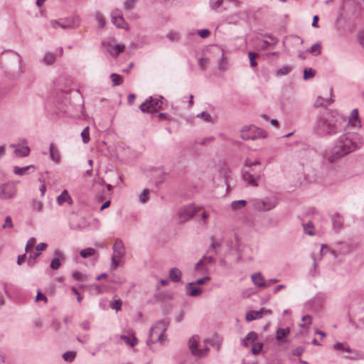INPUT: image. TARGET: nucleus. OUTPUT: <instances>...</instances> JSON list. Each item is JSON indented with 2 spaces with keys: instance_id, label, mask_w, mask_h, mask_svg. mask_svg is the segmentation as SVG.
Returning a JSON list of instances; mask_svg holds the SVG:
<instances>
[{
  "instance_id": "1",
  "label": "nucleus",
  "mask_w": 364,
  "mask_h": 364,
  "mask_svg": "<svg viewBox=\"0 0 364 364\" xmlns=\"http://www.w3.org/2000/svg\"><path fill=\"white\" fill-rule=\"evenodd\" d=\"M363 137L355 132L341 134L334 143L331 151L326 152L324 159L329 163H334L347 154L360 149L363 144Z\"/></svg>"
},
{
  "instance_id": "2",
  "label": "nucleus",
  "mask_w": 364,
  "mask_h": 364,
  "mask_svg": "<svg viewBox=\"0 0 364 364\" xmlns=\"http://www.w3.org/2000/svg\"><path fill=\"white\" fill-rule=\"evenodd\" d=\"M345 122L343 116L326 110L318 116L314 130L320 135H333L344 127Z\"/></svg>"
},
{
  "instance_id": "3",
  "label": "nucleus",
  "mask_w": 364,
  "mask_h": 364,
  "mask_svg": "<svg viewBox=\"0 0 364 364\" xmlns=\"http://www.w3.org/2000/svg\"><path fill=\"white\" fill-rule=\"evenodd\" d=\"M169 320L167 318L157 321L150 329L147 343H163L166 340L164 332L167 330Z\"/></svg>"
},
{
  "instance_id": "4",
  "label": "nucleus",
  "mask_w": 364,
  "mask_h": 364,
  "mask_svg": "<svg viewBox=\"0 0 364 364\" xmlns=\"http://www.w3.org/2000/svg\"><path fill=\"white\" fill-rule=\"evenodd\" d=\"M240 137L244 140H256L267 137V132L254 125H245L240 129Z\"/></svg>"
},
{
  "instance_id": "5",
  "label": "nucleus",
  "mask_w": 364,
  "mask_h": 364,
  "mask_svg": "<svg viewBox=\"0 0 364 364\" xmlns=\"http://www.w3.org/2000/svg\"><path fill=\"white\" fill-rule=\"evenodd\" d=\"M250 203L256 210L266 212L275 208L277 200L274 197H266L252 199L250 200Z\"/></svg>"
},
{
  "instance_id": "6",
  "label": "nucleus",
  "mask_w": 364,
  "mask_h": 364,
  "mask_svg": "<svg viewBox=\"0 0 364 364\" xmlns=\"http://www.w3.org/2000/svg\"><path fill=\"white\" fill-rule=\"evenodd\" d=\"M260 176V171H257L251 166H247V163L245 164L242 173V178L245 183L250 186L257 187Z\"/></svg>"
},
{
  "instance_id": "7",
  "label": "nucleus",
  "mask_w": 364,
  "mask_h": 364,
  "mask_svg": "<svg viewBox=\"0 0 364 364\" xmlns=\"http://www.w3.org/2000/svg\"><path fill=\"white\" fill-rule=\"evenodd\" d=\"M163 97H160L159 98H154L152 97H149V100L143 102L139 108L142 112H155L161 109V105Z\"/></svg>"
},
{
  "instance_id": "8",
  "label": "nucleus",
  "mask_w": 364,
  "mask_h": 364,
  "mask_svg": "<svg viewBox=\"0 0 364 364\" xmlns=\"http://www.w3.org/2000/svg\"><path fill=\"white\" fill-rule=\"evenodd\" d=\"M199 341L200 339L198 336H193L189 339L188 347L193 355L201 358L208 354L209 348L206 346L203 348H198Z\"/></svg>"
},
{
  "instance_id": "9",
  "label": "nucleus",
  "mask_w": 364,
  "mask_h": 364,
  "mask_svg": "<svg viewBox=\"0 0 364 364\" xmlns=\"http://www.w3.org/2000/svg\"><path fill=\"white\" fill-rule=\"evenodd\" d=\"M198 210V209L193 205L183 206L180 209L178 216L181 222H186L191 219L196 214Z\"/></svg>"
},
{
  "instance_id": "10",
  "label": "nucleus",
  "mask_w": 364,
  "mask_h": 364,
  "mask_svg": "<svg viewBox=\"0 0 364 364\" xmlns=\"http://www.w3.org/2000/svg\"><path fill=\"white\" fill-rule=\"evenodd\" d=\"M112 23L119 28H124L127 31L129 29L128 23L123 18L121 11L115 9L111 13Z\"/></svg>"
},
{
  "instance_id": "11",
  "label": "nucleus",
  "mask_w": 364,
  "mask_h": 364,
  "mask_svg": "<svg viewBox=\"0 0 364 364\" xmlns=\"http://www.w3.org/2000/svg\"><path fill=\"white\" fill-rule=\"evenodd\" d=\"M21 144H11L10 145L11 147L15 148L14 153L19 157H25L29 155L31 152L30 148L26 145L27 140L26 139H22L20 140Z\"/></svg>"
},
{
  "instance_id": "12",
  "label": "nucleus",
  "mask_w": 364,
  "mask_h": 364,
  "mask_svg": "<svg viewBox=\"0 0 364 364\" xmlns=\"http://www.w3.org/2000/svg\"><path fill=\"white\" fill-rule=\"evenodd\" d=\"M112 249L114 252L112 256H116L119 259H122L125 255L126 251L122 240L117 239Z\"/></svg>"
},
{
  "instance_id": "13",
  "label": "nucleus",
  "mask_w": 364,
  "mask_h": 364,
  "mask_svg": "<svg viewBox=\"0 0 364 364\" xmlns=\"http://www.w3.org/2000/svg\"><path fill=\"white\" fill-rule=\"evenodd\" d=\"M16 194V189L13 185H4L0 191L1 199H9L14 197Z\"/></svg>"
},
{
  "instance_id": "14",
  "label": "nucleus",
  "mask_w": 364,
  "mask_h": 364,
  "mask_svg": "<svg viewBox=\"0 0 364 364\" xmlns=\"http://www.w3.org/2000/svg\"><path fill=\"white\" fill-rule=\"evenodd\" d=\"M88 226V223L83 217L76 216L70 222V228L74 230H83Z\"/></svg>"
},
{
  "instance_id": "15",
  "label": "nucleus",
  "mask_w": 364,
  "mask_h": 364,
  "mask_svg": "<svg viewBox=\"0 0 364 364\" xmlns=\"http://www.w3.org/2000/svg\"><path fill=\"white\" fill-rule=\"evenodd\" d=\"M263 313L269 314H271V310L261 309L259 311H249L246 314L245 318L248 321H251L257 318H261L263 316Z\"/></svg>"
},
{
  "instance_id": "16",
  "label": "nucleus",
  "mask_w": 364,
  "mask_h": 364,
  "mask_svg": "<svg viewBox=\"0 0 364 364\" xmlns=\"http://www.w3.org/2000/svg\"><path fill=\"white\" fill-rule=\"evenodd\" d=\"M348 124L352 127H360V120L358 115V109H353L348 117Z\"/></svg>"
},
{
  "instance_id": "17",
  "label": "nucleus",
  "mask_w": 364,
  "mask_h": 364,
  "mask_svg": "<svg viewBox=\"0 0 364 364\" xmlns=\"http://www.w3.org/2000/svg\"><path fill=\"white\" fill-rule=\"evenodd\" d=\"M54 258L51 260L50 267L52 269L56 270L60 268L61 263L60 259L64 260L65 257L60 250H55L54 252Z\"/></svg>"
},
{
  "instance_id": "18",
  "label": "nucleus",
  "mask_w": 364,
  "mask_h": 364,
  "mask_svg": "<svg viewBox=\"0 0 364 364\" xmlns=\"http://www.w3.org/2000/svg\"><path fill=\"white\" fill-rule=\"evenodd\" d=\"M186 294L189 296H198L201 294L203 290L197 287L193 282H189L186 285Z\"/></svg>"
},
{
  "instance_id": "19",
  "label": "nucleus",
  "mask_w": 364,
  "mask_h": 364,
  "mask_svg": "<svg viewBox=\"0 0 364 364\" xmlns=\"http://www.w3.org/2000/svg\"><path fill=\"white\" fill-rule=\"evenodd\" d=\"M253 284L258 287L265 288L267 286L265 284L266 279L263 277L261 272H256L251 276Z\"/></svg>"
},
{
  "instance_id": "20",
  "label": "nucleus",
  "mask_w": 364,
  "mask_h": 364,
  "mask_svg": "<svg viewBox=\"0 0 364 364\" xmlns=\"http://www.w3.org/2000/svg\"><path fill=\"white\" fill-rule=\"evenodd\" d=\"M68 23H61L60 28L63 29H68V28H75L80 26V18L79 16H75L70 18V19L68 20Z\"/></svg>"
},
{
  "instance_id": "21",
  "label": "nucleus",
  "mask_w": 364,
  "mask_h": 364,
  "mask_svg": "<svg viewBox=\"0 0 364 364\" xmlns=\"http://www.w3.org/2000/svg\"><path fill=\"white\" fill-rule=\"evenodd\" d=\"M56 201L59 205H62L65 202L70 205L73 203V199L66 190H64L62 193L57 197Z\"/></svg>"
},
{
  "instance_id": "22",
  "label": "nucleus",
  "mask_w": 364,
  "mask_h": 364,
  "mask_svg": "<svg viewBox=\"0 0 364 364\" xmlns=\"http://www.w3.org/2000/svg\"><path fill=\"white\" fill-rule=\"evenodd\" d=\"M169 279L173 282H179L181 280L182 272L177 267H173L169 270Z\"/></svg>"
},
{
  "instance_id": "23",
  "label": "nucleus",
  "mask_w": 364,
  "mask_h": 364,
  "mask_svg": "<svg viewBox=\"0 0 364 364\" xmlns=\"http://www.w3.org/2000/svg\"><path fill=\"white\" fill-rule=\"evenodd\" d=\"M49 153H50V159L55 162L58 163L60 161V154L59 150L53 144H51L49 147Z\"/></svg>"
},
{
  "instance_id": "24",
  "label": "nucleus",
  "mask_w": 364,
  "mask_h": 364,
  "mask_svg": "<svg viewBox=\"0 0 364 364\" xmlns=\"http://www.w3.org/2000/svg\"><path fill=\"white\" fill-rule=\"evenodd\" d=\"M257 339V334L254 331H251L242 340V343L244 346L247 347L249 344L254 343Z\"/></svg>"
},
{
  "instance_id": "25",
  "label": "nucleus",
  "mask_w": 364,
  "mask_h": 364,
  "mask_svg": "<svg viewBox=\"0 0 364 364\" xmlns=\"http://www.w3.org/2000/svg\"><path fill=\"white\" fill-rule=\"evenodd\" d=\"M330 95H331V98L329 100L326 99L322 97H318V98L316 99V100L315 102V105L317 107H319V106H326V105H331L333 102V100L332 99V97H333V90L332 89L330 90Z\"/></svg>"
},
{
  "instance_id": "26",
  "label": "nucleus",
  "mask_w": 364,
  "mask_h": 364,
  "mask_svg": "<svg viewBox=\"0 0 364 364\" xmlns=\"http://www.w3.org/2000/svg\"><path fill=\"white\" fill-rule=\"evenodd\" d=\"M208 271V267L200 259L195 266L196 274H203Z\"/></svg>"
},
{
  "instance_id": "27",
  "label": "nucleus",
  "mask_w": 364,
  "mask_h": 364,
  "mask_svg": "<svg viewBox=\"0 0 364 364\" xmlns=\"http://www.w3.org/2000/svg\"><path fill=\"white\" fill-rule=\"evenodd\" d=\"M121 339L123 340L128 346L131 347H134L137 344V339L134 336H126V335H122L120 336Z\"/></svg>"
},
{
  "instance_id": "28",
  "label": "nucleus",
  "mask_w": 364,
  "mask_h": 364,
  "mask_svg": "<svg viewBox=\"0 0 364 364\" xmlns=\"http://www.w3.org/2000/svg\"><path fill=\"white\" fill-rule=\"evenodd\" d=\"M289 333H290V330L289 328H279L277 330L276 338L278 341H282V339L284 337H286L287 335H289Z\"/></svg>"
},
{
  "instance_id": "29",
  "label": "nucleus",
  "mask_w": 364,
  "mask_h": 364,
  "mask_svg": "<svg viewBox=\"0 0 364 364\" xmlns=\"http://www.w3.org/2000/svg\"><path fill=\"white\" fill-rule=\"evenodd\" d=\"M95 253H96V250L94 248H92V247H87V248H85L84 250H82L80 252V255L82 258H87V257H90L91 256H93L94 255H95Z\"/></svg>"
},
{
  "instance_id": "30",
  "label": "nucleus",
  "mask_w": 364,
  "mask_h": 364,
  "mask_svg": "<svg viewBox=\"0 0 364 364\" xmlns=\"http://www.w3.org/2000/svg\"><path fill=\"white\" fill-rule=\"evenodd\" d=\"M166 38L171 42H178L181 39V34L179 32L171 31L167 33Z\"/></svg>"
},
{
  "instance_id": "31",
  "label": "nucleus",
  "mask_w": 364,
  "mask_h": 364,
  "mask_svg": "<svg viewBox=\"0 0 364 364\" xmlns=\"http://www.w3.org/2000/svg\"><path fill=\"white\" fill-rule=\"evenodd\" d=\"M303 228L305 233L309 235H314V227L311 221H309L306 223H303Z\"/></svg>"
},
{
  "instance_id": "32",
  "label": "nucleus",
  "mask_w": 364,
  "mask_h": 364,
  "mask_svg": "<svg viewBox=\"0 0 364 364\" xmlns=\"http://www.w3.org/2000/svg\"><path fill=\"white\" fill-rule=\"evenodd\" d=\"M110 78L112 80L113 86H119L123 83V77L118 74H111Z\"/></svg>"
},
{
  "instance_id": "33",
  "label": "nucleus",
  "mask_w": 364,
  "mask_h": 364,
  "mask_svg": "<svg viewBox=\"0 0 364 364\" xmlns=\"http://www.w3.org/2000/svg\"><path fill=\"white\" fill-rule=\"evenodd\" d=\"M247 204V201L245 200H240L232 201L231 203V208L232 210H238L242 208H244Z\"/></svg>"
},
{
  "instance_id": "34",
  "label": "nucleus",
  "mask_w": 364,
  "mask_h": 364,
  "mask_svg": "<svg viewBox=\"0 0 364 364\" xmlns=\"http://www.w3.org/2000/svg\"><path fill=\"white\" fill-rule=\"evenodd\" d=\"M333 348L336 350H342L346 351L348 353H350L352 352L351 349L349 348V346L345 345V343H336L333 345Z\"/></svg>"
},
{
  "instance_id": "35",
  "label": "nucleus",
  "mask_w": 364,
  "mask_h": 364,
  "mask_svg": "<svg viewBox=\"0 0 364 364\" xmlns=\"http://www.w3.org/2000/svg\"><path fill=\"white\" fill-rule=\"evenodd\" d=\"M31 168H33V166H27L25 167L15 166L14 168V172L16 175L23 176V175L26 174L27 171L28 169H30Z\"/></svg>"
},
{
  "instance_id": "36",
  "label": "nucleus",
  "mask_w": 364,
  "mask_h": 364,
  "mask_svg": "<svg viewBox=\"0 0 364 364\" xmlns=\"http://www.w3.org/2000/svg\"><path fill=\"white\" fill-rule=\"evenodd\" d=\"M55 60V55L52 53H47L43 57V63L46 65H50L54 63Z\"/></svg>"
},
{
  "instance_id": "37",
  "label": "nucleus",
  "mask_w": 364,
  "mask_h": 364,
  "mask_svg": "<svg viewBox=\"0 0 364 364\" xmlns=\"http://www.w3.org/2000/svg\"><path fill=\"white\" fill-rule=\"evenodd\" d=\"M291 67L290 65H284L277 70V75L282 76V75H288L291 72Z\"/></svg>"
},
{
  "instance_id": "38",
  "label": "nucleus",
  "mask_w": 364,
  "mask_h": 364,
  "mask_svg": "<svg viewBox=\"0 0 364 364\" xmlns=\"http://www.w3.org/2000/svg\"><path fill=\"white\" fill-rule=\"evenodd\" d=\"M210 250H208L206 255H204L200 260L207 266L208 264H212L215 262V259L213 255H208Z\"/></svg>"
},
{
  "instance_id": "39",
  "label": "nucleus",
  "mask_w": 364,
  "mask_h": 364,
  "mask_svg": "<svg viewBox=\"0 0 364 364\" xmlns=\"http://www.w3.org/2000/svg\"><path fill=\"white\" fill-rule=\"evenodd\" d=\"M75 356H76L75 351H68V352H65V353H63V359L67 362L73 361Z\"/></svg>"
},
{
  "instance_id": "40",
  "label": "nucleus",
  "mask_w": 364,
  "mask_h": 364,
  "mask_svg": "<svg viewBox=\"0 0 364 364\" xmlns=\"http://www.w3.org/2000/svg\"><path fill=\"white\" fill-rule=\"evenodd\" d=\"M316 75V70L312 68H305L304 70V78L308 80L312 78Z\"/></svg>"
},
{
  "instance_id": "41",
  "label": "nucleus",
  "mask_w": 364,
  "mask_h": 364,
  "mask_svg": "<svg viewBox=\"0 0 364 364\" xmlns=\"http://www.w3.org/2000/svg\"><path fill=\"white\" fill-rule=\"evenodd\" d=\"M95 17L96 21H97V22L99 23L100 27L104 28L106 24V21H105L104 16H102V14H100V12H96L95 14Z\"/></svg>"
},
{
  "instance_id": "42",
  "label": "nucleus",
  "mask_w": 364,
  "mask_h": 364,
  "mask_svg": "<svg viewBox=\"0 0 364 364\" xmlns=\"http://www.w3.org/2000/svg\"><path fill=\"white\" fill-rule=\"evenodd\" d=\"M33 210L41 212L43 210V203L41 201L33 200L31 202Z\"/></svg>"
},
{
  "instance_id": "43",
  "label": "nucleus",
  "mask_w": 364,
  "mask_h": 364,
  "mask_svg": "<svg viewBox=\"0 0 364 364\" xmlns=\"http://www.w3.org/2000/svg\"><path fill=\"white\" fill-rule=\"evenodd\" d=\"M81 136L82 141L85 144H87L90 141V134H89V127H86L84 128L82 132H81Z\"/></svg>"
},
{
  "instance_id": "44",
  "label": "nucleus",
  "mask_w": 364,
  "mask_h": 364,
  "mask_svg": "<svg viewBox=\"0 0 364 364\" xmlns=\"http://www.w3.org/2000/svg\"><path fill=\"white\" fill-rule=\"evenodd\" d=\"M252 353L255 355L259 354L262 350V343H252Z\"/></svg>"
},
{
  "instance_id": "45",
  "label": "nucleus",
  "mask_w": 364,
  "mask_h": 364,
  "mask_svg": "<svg viewBox=\"0 0 364 364\" xmlns=\"http://www.w3.org/2000/svg\"><path fill=\"white\" fill-rule=\"evenodd\" d=\"M321 46L319 43H315L314 45H313L310 48H309V52L311 53H315V55H320L321 54Z\"/></svg>"
},
{
  "instance_id": "46",
  "label": "nucleus",
  "mask_w": 364,
  "mask_h": 364,
  "mask_svg": "<svg viewBox=\"0 0 364 364\" xmlns=\"http://www.w3.org/2000/svg\"><path fill=\"white\" fill-rule=\"evenodd\" d=\"M40 255V252H31L29 258L28 259V264L30 266H33L35 264L36 259Z\"/></svg>"
},
{
  "instance_id": "47",
  "label": "nucleus",
  "mask_w": 364,
  "mask_h": 364,
  "mask_svg": "<svg viewBox=\"0 0 364 364\" xmlns=\"http://www.w3.org/2000/svg\"><path fill=\"white\" fill-rule=\"evenodd\" d=\"M302 321H304V323L300 324V327L305 328L306 326H308L311 324L312 322V318L310 315H305L302 317Z\"/></svg>"
},
{
  "instance_id": "48",
  "label": "nucleus",
  "mask_w": 364,
  "mask_h": 364,
  "mask_svg": "<svg viewBox=\"0 0 364 364\" xmlns=\"http://www.w3.org/2000/svg\"><path fill=\"white\" fill-rule=\"evenodd\" d=\"M136 3V0H126L124 3V9L125 10L132 9Z\"/></svg>"
},
{
  "instance_id": "49",
  "label": "nucleus",
  "mask_w": 364,
  "mask_h": 364,
  "mask_svg": "<svg viewBox=\"0 0 364 364\" xmlns=\"http://www.w3.org/2000/svg\"><path fill=\"white\" fill-rule=\"evenodd\" d=\"M110 307L112 309H115L116 311H119L121 309V307H122V301H121V299H118L117 300H114V301H111Z\"/></svg>"
},
{
  "instance_id": "50",
  "label": "nucleus",
  "mask_w": 364,
  "mask_h": 364,
  "mask_svg": "<svg viewBox=\"0 0 364 364\" xmlns=\"http://www.w3.org/2000/svg\"><path fill=\"white\" fill-rule=\"evenodd\" d=\"M149 191L148 189H144L141 194L139 196V200L141 203H144L149 200Z\"/></svg>"
},
{
  "instance_id": "51",
  "label": "nucleus",
  "mask_w": 364,
  "mask_h": 364,
  "mask_svg": "<svg viewBox=\"0 0 364 364\" xmlns=\"http://www.w3.org/2000/svg\"><path fill=\"white\" fill-rule=\"evenodd\" d=\"M13 227V223L11 218L10 216H7L5 218L4 223L2 225V228H11Z\"/></svg>"
},
{
  "instance_id": "52",
  "label": "nucleus",
  "mask_w": 364,
  "mask_h": 364,
  "mask_svg": "<svg viewBox=\"0 0 364 364\" xmlns=\"http://www.w3.org/2000/svg\"><path fill=\"white\" fill-rule=\"evenodd\" d=\"M36 244V239L34 237H31L27 243H26V247H25V250H26V252H28L29 250H31L33 246L35 245Z\"/></svg>"
},
{
  "instance_id": "53",
  "label": "nucleus",
  "mask_w": 364,
  "mask_h": 364,
  "mask_svg": "<svg viewBox=\"0 0 364 364\" xmlns=\"http://www.w3.org/2000/svg\"><path fill=\"white\" fill-rule=\"evenodd\" d=\"M223 0H210V6L213 9H216L220 7Z\"/></svg>"
},
{
  "instance_id": "54",
  "label": "nucleus",
  "mask_w": 364,
  "mask_h": 364,
  "mask_svg": "<svg viewBox=\"0 0 364 364\" xmlns=\"http://www.w3.org/2000/svg\"><path fill=\"white\" fill-rule=\"evenodd\" d=\"M333 225L335 228L339 229L341 227V221L338 215H334L333 217Z\"/></svg>"
},
{
  "instance_id": "55",
  "label": "nucleus",
  "mask_w": 364,
  "mask_h": 364,
  "mask_svg": "<svg viewBox=\"0 0 364 364\" xmlns=\"http://www.w3.org/2000/svg\"><path fill=\"white\" fill-rule=\"evenodd\" d=\"M198 117L202 118L205 122H210L212 119L211 116L205 112H200L199 114H198Z\"/></svg>"
},
{
  "instance_id": "56",
  "label": "nucleus",
  "mask_w": 364,
  "mask_h": 364,
  "mask_svg": "<svg viewBox=\"0 0 364 364\" xmlns=\"http://www.w3.org/2000/svg\"><path fill=\"white\" fill-rule=\"evenodd\" d=\"M36 301H42L44 304L48 302V299L45 294L41 291H38L36 297Z\"/></svg>"
},
{
  "instance_id": "57",
  "label": "nucleus",
  "mask_w": 364,
  "mask_h": 364,
  "mask_svg": "<svg viewBox=\"0 0 364 364\" xmlns=\"http://www.w3.org/2000/svg\"><path fill=\"white\" fill-rule=\"evenodd\" d=\"M248 57L250 58V63L252 67H255L257 63L255 60V54L252 52H249Z\"/></svg>"
},
{
  "instance_id": "58",
  "label": "nucleus",
  "mask_w": 364,
  "mask_h": 364,
  "mask_svg": "<svg viewBox=\"0 0 364 364\" xmlns=\"http://www.w3.org/2000/svg\"><path fill=\"white\" fill-rule=\"evenodd\" d=\"M121 259H119L116 256H112V268L116 269L119 265Z\"/></svg>"
},
{
  "instance_id": "59",
  "label": "nucleus",
  "mask_w": 364,
  "mask_h": 364,
  "mask_svg": "<svg viewBox=\"0 0 364 364\" xmlns=\"http://www.w3.org/2000/svg\"><path fill=\"white\" fill-rule=\"evenodd\" d=\"M210 277L208 276L204 277L203 278L198 279L195 282H193L194 284L196 285H202L204 284L206 281H209Z\"/></svg>"
},
{
  "instance_id": "60",
  "label": "nucleus",
  "mask_w": 364,
  "mask_h": 364,
  "mask_svg": "<svg viewBox=\"0 0 364 364\" xmlns=\"http://www.w3.org/2000/svg\"><path fill=\"white\" fill-rule=\"evenodd\" d=\"M198 33L201 38H205L209 36V35L210 34V32L208 29H202V30H199L198 31Z\"/></svg>"
},
{
  "instance_id": "61",
  "label": "nucleus",
  "mask_w": 364,
  "mask_h": 364,
  "mask_svg": "<svg viewBox=\"0 0 364 364\" xmlns=\"http://www.w3.org/2000/svg\"><path fill=\"white\" fill-rule=\"evenodd\" d=\"M226 58L225 56V54L224 53H223L222 54V56H221V59H220V62L219 63V69L220 70H224L225 69V64H226Z\"/></svg>"
},
{
  "instance_id": "62",
  "label": "nucleus",
  "mask_w": 364,
  "mask_h": 364,
  "mask_svg": "<svg viewBox=\"0 0 364 364\" xmlns=\"http://www.w3.org/2000/svg\"><path fill=\"white\" fill-rule=\"evenodd\" d=\"M107 51L112 55L114 56V53H116V47L110 43L107 44Z\"/></svg>"
},
{
  "instance_id": "63",
  "label": "nucleus",
  "mask_w": 364,
  "mask_h": 364,
  "mask_svg": "<svg viewBox=\"0 0 364 364\" xmlns=\"http://www.w3.org/2000/svg\"><path fill=\"white\" fill-rule=\"evenodd\" d=\"M304 351V348L301 346L296 348L292 350V355L296 356H300Z\"/></svg>"
},
{
  "instance_id": "64",
  "label": "nucleus",
  "mask_w": 364,
  "mask_h": 364,
  "mask_svg": "<svg viewBox=\"0 0 364 364\" xmlns=\"http://www.w3.org/2000/svg\"><path fill=\"white\" fill-rule=\"evenodd\" d=\"M48 245L45 242H41L39 244H38L36 247V250L38 252H41V251H43L44 250H46V248L47 247Z\"/></svg>"
}]
</instances>
